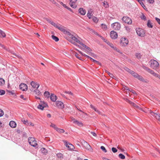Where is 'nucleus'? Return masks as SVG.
<instances>
[{
  "label": "nucleus",
  "mask_w": 160,
  "mask_h": 160,
  "mask_svg": "<svg viewBox=\"0 0 160 160\" xmlns=\"http://www.w3.org/2000/svg\"><path fill=\"white\" fill-rule=\"evenodd\" d=\"M128 43V41L126 38H122L121 39L120 44L122 46H126Z\"/></svg>",
  "instance_id": "obj_7"
},
{
  "label": "nucleus",
  "mask_w": 160,
  "mask_h": 160,
  "mask_svg": "<svg viewBox=\"0 0 160 160\" xmlns=\"http://www.w3.org/2000/svg\"><path fill=\"white\" fill-rule=\"evenodd\" d=\"M31 85L32 87L36 89H38L39 86V85L38 83L35 82L34 81H32L31 82Z\"/></svg>",
  "instance_id": "obj_17"
},
{
  "label": "nucleus",
  "mask_w": 160,
  "mask_h": 160,
  "mask_svg": "<svg viewBox=\"0 0 160 160\" xmlns=\"http://www.w3.org/2000/svg\"><path fill=\"white\" fill-rule=\"evenodd\" d=\"M107 43L108 45L111 48H114V46L113 45L112 43H110L109 41H107Z\"/></svg>",
  "instance_id": "obj_44"
},
{
  "label": "nucleus",
  "mask_w": 160,
  "mask_h": 160,
  "mask_svg": "<svg viewBox=\"0 0 160 160\" xmlns=\"http://www.w3.org/2000/svg\"><path fill=\"white\" fill-rule=\"evenodd\" d=\"M78 38H79V37H77L74 40V41H75L76 42L80 44H81V42L79 40Z\"/></svg>",
  "instance_id": "obj_40"
},
{
  "label": "nucleus",
  "mask_w": 160,
  "mask_h": 160,
  "mask_svg": "<svg viewBox=\"0 0 160 160\" xmlns=\"http://www.w3.org/2000/svg\"><path fill=\"white\" fill-rule=\"evenodd\" d=\"M122 20L124 22L127 23L128 24H131L132 22L131 19L127 16L123 17Z\"/></svg>",
  "instance_id": "obj_6"
},
{
  "label": "nucleus",
  "mask_w": 160,
  "mask_h": 160,
  "mask_svg": "<svg viewBox=\"0 0 160 160\" xmlns=\"http://www.w3.org/2000/svg\"><path fill=\"white\" fill-rule=\"evenodd\" d=\"M4 114V112L2 110L0 109V117L2 116Z\"/></svg>",
  "instance_id": "obj_59"
},
{
  "label": "nucleus",
  "mask_w": 160,
  "mask_h": 160,
  "mask_svg": "<svg viewBox=\"0 0 160 160\" xmlns=\"http://www.w3.org/2000/svg\"><path fill=\"white\" fill-rule=\"evenodd\" d=\"M125 100L128 102L130 104H133V102H131V101H130L129 100H128V99H127V98H126L125 99Z\"/></svg>",
  "instance_id": "obj_56"
},
{
  "label": "nucleus",
  "mask_w": 160,
  "mask_h": 160,
  "mask_svg": "<svg viewBox=\"0 0 160 160\" xmlns=\"http://www.w3.org/2000/svg\"><path fill=\"white\" fill-rule=\"evenodd\" d=\"M150 66L153 69H158L159 67V64L158 62L156 60L152 59L150 61Z\"/></svg>",
  "instance_id": "obj_3"
},
{
  "label": "nucleus",
  "mask_w": 160,
  "mask_h": 160,
  "mask_svg": "<svg viewBox=\"0 0 160 160\" xmlns=\"http://www.w3.org/2000/svg\"><path fill=\"white\" fill-rule=\"evenodd\" d=\"M149 72L150 73L152 74L153 76H154L156 77H158V78H159V76H160V75L159 74H158L157 73H156L154 72V71H149Z\"/></svg>",
  "instance_id": "obj_24"
},
{
  "label": "nucleus",
  "mask_w": 160,
  "mask_h": 160,
  "mask_svg": "<svg viewBox=\"0 0 160 160\" xmlns=\"http://www.w3.org/2000/svg\"><path fill=\"white\" fill-rule=\"evenodd\" d=\"M41 152L43 153L44 154L46 155L48 153L47 150L45 148H42L41 149Z\"/></svg>",
  "instance_id": "obj_23"
},
{
  "label": "nucleus",
  "mask_w": 160,
  "mask_h": 160,
  "mask_svg": "<svg viewBox=\"0 0 160 160\" xmlns=\"http://www.w3.org/2000/svg\"><path fill=\"white\" fill-rule=\"evenodd\" d=\"M7 91L9 93H10L12 95H13L15 94V92L14 91L12 90V91H10L8 90H7Z\"/></svg>",
  "instance_id": "obj_48"
},
{
  "label": "nucleus",
  "mask_w": 160,
  "mask_h": 160,
  "mask_svg": "<svg viewBox=\"0 0 160 160\" xmlns=\"http://www.w3.org/2000/svg\"><path fill=\"white\" fill-rule=\"evenodd\" d=\"M28 142L29 144L33 147H35L38 145L37 141L34 138L29 137L28 138Z\"/></svg>",
  "instance_id": "obj_4"
},
{
  "label": "nucleus",
  "mask_w": 160,
  "mask_h": 160,
  "mask_svg": "<svg viewBox=\"0 0 160 160\" xmlns=\"http://www.w3.org/2000/svg\"><path fill=\"white\" fill-rule=\"evenodd\" d=\"M44 96L48 98L49 97L50 93L46 91L44 93Z\"/></svg>",
  "instance_id": "obj_37"
},
{
  "label": "nucleus",
  "mask_w": 160,
  "mask_h": 160,
  "mask_svg": "<svg viewBox=\"0 0 160 160\" xmlns=\"http://www.w3.org/2000/svg\"><path fill=\"white\" fill-rule=\"evenodd\" d=\"M111 38L112 39H115L117 38L118 34L114 31H112L110 33Z\"/></svg>",
  "instance_id": "obj_13"
},
{
  "label": "nucleus",
  "mask_w": 160,
  "mask_h": 160,
  "mask_svg": "<svg viewBox=\"0 0 160 160\" xmlns=\"http://www.w3.org/2000/svg\"><path fill=\"white\" fill-rule=\"evenodd\" d=\"M57 156L58 158H63V155L61 153H58L56 155Z\"/></svg>",
  "instance_id": "obj_38"
},
{
  "label": "nucleus",
  "mask_w": 160,
  "mask_h": 160,
  "mask_svg": "<svg viewBox=\"0 0 160 160\" xmlns=\"http://www.w3.org/2000/svg\"><path fill=\"white\" fill-rule=\"evenodd\" d=\"M141 18L143 20L145 21L146 20V17L143 13H142V15L141 16Z\"/></svg>",
  "instance_id": "obj_45"
},
{
  "label": "nucleus",
  "mask_w": 160,
  "mask_h": 160,
  "mask_svg": "<svg viewBox=\"0 0 160 160\" xmlns=\"http://www.w3.org/2000/svg\"><path fill=\"white\" fill-rule=\"evenodd\" d=\"M70 1V6L74 8H76L77 5L76 4L77 0H69Z\"/></svg>",
  "instance_id": "obj_12"
},
{
  "label": "nucleus",
  "mask_w": 160,
  "mask_h": 160,
  "mask_svg": "<svg viewBox=\"0 0 160 160\" xmlns=\"http://www.w3.org/2000/svg\"><path fill=\"white\" fill-rule=\"evenodd\" d=\"M5 83V81L2 78H0V86H2L4 85Z\"/></svg>",
  "instance_id": "obj_32"
},
{
  "label": "nucleus",
  "mask_w": 160,
  "mask_h": 160,
  "mask_svg": "<svg viewBox=\"0 0 160 160\" xmlns=\"http://www.w3.org/2000/svg\"><path fill=\"white\" fill-rule=\"evenodd\" d=\"M101 149L105 152H107V150L105 149V148L103 146H102L100 148Z\"/></svg>",
  "instance_id": "obj_50"
},
{
  "label": "nucleus",
  "mask_w": 160,
  "mask_h": 160,
  "mask_svg": "<svg viewBox=\"0 0 160 160\" xmlns=\"http://www.w3.org/2000/svg\"><path fill=\"white\" fill-rule=\"evenodd\" d=\"M92 15V11L91 10H89L87 14V17L89 19H91Z\"/></svg>",
  "instance_id": "obj_26"
},
{
  "label": "nucleus",
  "mask_w": 160,
  "mask_h": 160,
  "mask_svg": "<svg viewBox=\"0 0 160 160\" xmlns=\"http://www.w3.org/2000/svg\"><path fill=\"white\" fill-rule=\"evenodd\" d=\"M101 26H102V28L105 29H106L107 28V26L106 25L104 24H103V23L102 24Z\"/></svg>",
  "instance_id": "obj_49"
},
{
  "label": "nucleus",
  "mask_w": 160,
  "mask_h": 160,
  "mask_svg": "<svg viewBox=\"0 0 160 160\" xmlns=\"http://www.w3.org/2000/svg\"><path fill=\"white\" fill-rule=\"evenodd\" d=\"M78 12L81 14V15H84L86 13V11L83 8H80L78 9Z\"/></svg>",
  "instance_id": "obj_18"
},
{
  "label": "nucleus",
  "mask_w": 160,
  "mask_h": 160,
  "mask_svg": "<svg viewBox=\"0 0 160 160\" xmlns=\"http://www.w3.org/2000/svg\"><path fill=\"white\" fill-rule=\"evenodd\" d=\"M56 105L58 108L60 109L64 108L63 103L61 101H58L56 102Z\"/></svg>",
  "instance_id": "obj_16"
},
{
  "label": "nucleus",
  "mask_w": 160,
  "mask_h": 160,
  "mask_svg": "<svg viewBox=\"0 0 160 160\" xmlns=\"http://www.w3.org/2000/svg\"><path fill=\"white\" fill-rule=\"evenodd\" d=\"M91 133L94 136L96 137L97 136L96 134L94 132H92Z\"/></svg>",
  "instance_id": "obj_64"
},
{
  "label": "nucleus",
  "mask_w": 160,
  "mask_h": 160,
  "mask_svg": "<svg viewBox=\"0 0 160 160\" xmlns=\"http://www.w3.org/2000/svg\"><path fill=\"white\" fill-rule=\"evenodd\" d=\"M112 152L114 153L118 151L117 149H116V148H115L114 147H113L112 148Z\"/></svg>",
  "instance_id": "obj_54"
},
{
  "label": "nucleus",
  "mask_w": 160,
  "mask_h": 160,
  "mask_svg": "<svg viewBox=\"0 0 160 160\" xmlns=\"http://www.w3.org/2000/svg\"><path fill=\"white\" fill-rule=\"evenodd\" d=\"M119 157L121 159H124L125 158V156L122 154L120 153L119 154Z\"/></svg>",
  "instance_id": "obj_41"
},
{
  "label": "nucleus",
  "mask_w": 160,
  "mask_h": 160,
  "mask_svg": "<svg viewBox=\"0 0 160 160\" xmlns=\"http://www.w3.org/2000/svg\"><path fill=\"white\" fill-rule=\"evenodd\" d=\"M9 125L11 127L15 128L16 126V123L14 121H12L10 122Z\"/></svg>",
  "instance_id": "obj_20"
},
{
  "label": "nucleus",
  "mask_w": 160,
  "mask_h": 160,
  "mask_svg": "<svg viewBox=\"0 0 160 160\" xmlns=\"http://www.w3.org/2000/svg\"><path fill=\"white\" fill-rule=\"evenodd\" d=\"M73 123L76 124H77L79 126H83V123L80 122H79L78 120L75 121L73 122Z\"/></svg>",
  "instance_id": "obj_22"
},
{
  "label": "nucleus",
  "mask_w": 160,
  "mask_h": 160,
  "mask_svg": "<svg viewBox=\"0 0 160 160\" xmlns=\"http://www.w3.org/2000/svg\"><path fill=\"white\" fill-rule=\"evenodd\" d=\"M64 92L67 94L73 96V93L71 92L65 91Z\"/></svg>",
  "instance_id": "obj_61"
},
{
  "label": "nucleus",
  "mask_w": 160,
  "mask_h": 160,
  "mask_svg": "<svg viewBox=\"0 0 160 160\" xmlns=\"http://www.w3.org/2000/svg\"><path fill=\"white\" fill-rule=\"evenodd\" d=\"M23 123L26 125H28L29 124L28 121L27 120L22 121Z\"/></svg>",
  "instance_id": "obj_57"
},
{
  "label": "nucleus",
  "mask_w": 160,
  "mask_h": 160,
  "mask_svg": "<svg viewBox=\"0 0 160 160\" xmlns=\"http://www.w3.org/2000/svg\"><path fill=\"white\" fill-rule=\"evenodd\" d=\"M133 104H131V105L132 106H133L134 108H138L139 109H141V108H139V106H138L136 105L135 103H134L133 102Z\"/></svg>",
  "instance_id": "obj_46"
},
{
  "label": "nucleus",
  "mask_w": 160,
  "mask_h": 160,
  "mask_svg": "<svg viewBox=\"0 0 160 160\" xmlns=\"http://www.w3.org/2000/svg\"><path fill=\"white\" fill-rule=\"evenodd\" d=\"M56 131L59 133H64L65 132L64 129H60L58 128Z\"/></svg>",
  "instance_id": "obj_31"
},
{
  "label": "nucleus",
  "mask_w": 160,
  "mask_h": 160,
  "mask_svg": "<svg viewBox=\"0 0 160 160\" xmlns=\"http://www.w3.org/2000/svg\"><path fill=\"white\" fill-rule=\"evenodd\" d=\"M90 107L92 109L94 110V111L97 112L98 113L100 114V112L94 106H93L91 104L90 105Z\"/></svg>",
  "instance_id": "obj_25"
},
{
  "label": "nucleus",
  "mask_w": 160,
  "mask_h": 160,
  "mask_svg": "<svg viewBox=\"0 0 160 160\" xmlns=\"http://www.w3.org/2000/svg\"><path fill=\"white\" fill-rule=\"evenodd\" d=\"M39 104L40 105L45 106V107L47 105V104L44 101H42L41 100L40 101V103Z\"/></svg>",
  "instance_id": "obj_43"
},
{
  "label": "nucleus",
  "mask_w": 160,
  "mask_h": 160,
  "mask_svg": "<svg viewBox=\"0 0 160 160\" xmlns=\"http://www.w3.org/2000/svg\"><path fill=\"white\" fill-rule=\"evenodd\" d=\"M80 45H82V46L84 47L85 48H83V50L86 52L88 53L89 52V51H92V50L89 47L86 46L84 44H83L82 42L81 43Z\"/></svg>",
  "instance_id": "obj_14"
},
{
  "label": "nucleus",
  "mask_w": 160,
  "mask_h": 160,
  "mask_svg": "<svg viewBox=\"0 0 160 160\" xmlns=\"http://www.w3.org/2000/svg\"><path fill=\"white\" fill-rule=\"evenodd\" d=\"M149 113L151 116L155 118L157 120L160 122V114L157 112H153L151 110H149Z\"/></svg>",
  "instance_id": "obj_5"
},
{
  "label": "nucleus",
  "mask_w": 160,
  "mask_h": 160,
  "mask_svg": "<svg viewBox=\"0 0 160 160\" xmlns=\"http://www.w3.org/2000/svg\"><path fill=\"white\" fill-rule=\"evenodd\" d=\"M34 92H35V94L38 96L40 95L41 94V92L39 90L37 89L34 90Z\"/></svg>",
  "instance_id": "obj_28"
},
{
  "label": "nucleus",
  "mask_w": 160,
  "mask_h": 160,
  "mask_svg": "<svg viewBox=\"0 0 160 160\" xmlns=\"http://www.w3.org/2000/svg\"><path fill=\"white\" fill-rule=\"evenodd\" d=\"M79 111L81 112V113H79L78 114H80V117L81 118H85L86 115H87V114L83 112L81 110H79Z\"/></svg>",
  "instance_id": "obj_21"
},
{
  "label": "nucleus",
  "mask_w": 160,
  "mask_h": 160,
  "mask_svg": "<svg viewBox=\"0 0 160 160\" xmlns=\"http://www.w3.org/2000/svg\"><path fill=\"white\" fill-rule=\"evenodd\" d=\"M70 35H68L70 36V38L73 40H75V39L77 37H78V36H77V35L76 34V36H74V35H72V34H71L70 32Z\"/></svg>",
  "instance_id": "obj_30"
},
{
  "label": "nucleus",
  "mask_w": 160,
  "mask_h": 160,
  "mask_svg": "<svg viewBox=\"0 0 160 160\" xmlns=\"http://www.w3.org/2000/svg\"><path fill=\"white\" fill-rule=\"evenodd\" d=\"M66 147L68 149L73 150L74 149V147L73 145L68 142L65 141H63Z\"/></svg>",
  "instance_id": "obj_11"
},
{
  "label": "nucleus",
  "mask_w": 160,
  "mask_h": 160,
  "mask_svg": "<svg viewBox=\"0 0 160 160\" xmlns=\"http://www.w3.org/2000/svg\"><path fill=\"white\" fill-rule=\"evenodd\" d=\"M46 107H45V106L40 105L39 104V105L38 106V109L42 110H43L44 108Z\"/></svg>",
  "instance_id": "obj_33"
},
{
  "label": "nucleus",
  "mask_w": 160,
  "mask_h": 160,
  "mask_svg": "<svg viewBox=\"0 0 160 160\" xmlns=\"http://www.w3.org/2000/svg\"><path fill=\"white\" fill-rule=\"evenodd\" d=\"M123 91H124L125 90H128L129 91H130V90H129L128 88L125 85L123 86Z\"/></svg>",
  "instance_id": "obj_53"
},
{
  "label": "nucleus",
  "mask_w": 160,
  "mask_h": 160,
  "mask_svg": "<svg viewBox=\"0 0 160 160\" xmlns=\"http://www.w3.org/2000/svg\"><path fill=\"white\" fill-rule=\"evenodd\" d=\"M142 1H140V2H139L140 3V4H141V5L142 6L143 8L146 11H147L148 10L146 8V6L144 4V3L142 2Z\"/></svg>",
  "instance_id": "obj_29"
},
{
  "label": "nucleus",
  "mask_w": 160,
  "mask_h": 160,
  "mask_svg": "<svg viewBox=\"0 0 160 160\" xmlns=\"http://www.w3.org/2000/svg\"><path fill=\"white\" fill-rule=\"evenodd\" d=\"M113 48L117 52H119V50L116 47H114V48Z\"/></svg>",
  "instance_id": "obj_63"
},
{
  "label": "nucleus",
  "mask_w": 160,
  "mask_h": 160,
  "mask_svg": "<svg viewBox=\"0 0 160 160\" xmlns=\"http://www.w3.org/2000/svg\"><path fill=\"white\" fill-rule=\"evenodd\" d=\"M106 71H107V72L108 73V74L111 77L114 79H116V77L115 76H114L112 74L110 73L108 71H105V72H106Z\"/></svg>",
  "instance_id": "obj_35"
},
{
  "label": "nucleus",
  "mask_w": 160,
  "mask_h": 160,
  "mask_svg": "<svg viewBox=\"0 0 160 160\" xmlns=\"http://www.w3.org/2000/svg\"><path fill=\"white\" fill-rule=\"evenodd\" d=\"M0 35H2V38H5L6 37V34L5 33L2 31L0 29Z\"/></svg>",
  "instance_id": "obj_36"
},
{
  "label": "nucleus",
  "mask_w": 160,
  "mask_h": 160,
  "mask_svg": "<svg viewBox=\"0 0 160 160\" xmlns=\"http://www.w3.org/2000/svg\"><path fill=\"white\" fill-rule=\"evenodd\" d=\"M50 126L56 130L58 128L56 126L55 124L52 123H51V125H50Z\"/></svg>",
  "instance_id": "obj_42"
},
{
  "label": "nucleus",
  "mask_w": 160,
  "mask_h": 160,
  "mask_svg": "<svg viewBox=\"0 0 160 160\" xmlns=\"http://www.w3.org/2000/svg\"><path fill=\"white\" fill-rule=\"evenodd\" d=\"M128 72L133 77L138 78V80L143 82H146L142 76L139 75L138 74L135 72L133 71H128Z\"/></svg>",
  "instance_id": "obj_2"
},
{
  "label": "nucleus",
  "mask_w": 160,
  "mask_h": 160,
  "mask_svg": "<svg viewBox=\"0 0 160 160\" xmlns=\"http://www.w3.org/2000/svg\"><path fill=\"white\" fill-rule=\"evenodd\" d=\"M52 38L56 42H58L59 40V38L58 37L54 35H52Z\"/></svg>",
  "instance_id": "obj_27"
},
{
  "label": "nucleus",
  "mask_w": 160,
  "mask_h": 160,
  "mask_svg": "<svg viewBox=\"0 0 160 160\" xmlns=\"http://www.w3.org/2000/svg\"><path fill=\"white\" fill-rule=\"evenodd\" d=\"M89 29L90 30V31H92L95 34H96V35L98 36V35H99V34L97 32L94 31L92 29H90V28H89Z\"/></svg>",
  "instance_id": "obj_55"
},
{
  "label": "nucleus",
  "mask_w": 160,
  "mask_h": 160,
  "mask_svg": "<svg viewBox=\"0 0 160 160\" xmlns=\"http://www.w3.org/2000/svg\"><path fill=\"white\" fill-rule=\"evenodd\" d=\"M51 100L53 102H55L57 99V97L56 95L53 94H52L50 96Z\"/></svg>",
  "instance_id": "obj_19"
},
{
  "label": "nucleus",
  "mask_w": 160,
  "mask_h": 160,
  "mask_svg": "<svg viewBox=\"0 0 160 160\" xmlns=\"http://www.w3.org/2000/svg\"><path fill=\"white\" fill-rule=\"evenodd\" d=\"M125 28L126 30H127V31L128 32H130V28H129V27H128V26H125Z\"/></svg>",
  "instance_id": "obj_60"
},
{
  "label": "nucleus",
  "mask_w": 160,
  "mask_h": 160,
  "mask_svg": "<svg viewBox=\"0 0 160 160\" xmlns=\"http://www.w3.org/2000/svg\"><path fill=\"white\" fill-rule=\"evenodd\" d=\"M112 27L115 30H119L120 29L121 25L118 22H115L112 24Z\"/></svg>",
  "instance_id": "obj_8"
},
{
  "label": "nucleus",
  "mask_w": 160,
  "mask_h": 160,
  "mask_svg": "<svg viewBox=\"0 0 160 160\" xmlns=\"http://www.w3.org/2000/svg\"><path fill=\"white\" fill-rule=\"evenodd\" d=\"M46 20L53 26H54L55 25V23L51 21L50 19H46Z\"/></svg>",
  "instance_id": "obj_34"
},
{
  "label": "nucleus",
  "mask_w": 160,
  "mask_h": 160,
  "mask_svg": "<svg viewBox=\"0 0 160 160\" xmlns=\"http://www.w3.org/2000/svg\"><path fill=\"white\" fill-rule=\"evenodd\" d=\"M92 20L94 22H98V18L95 17H92Z\"/></svg>",
  "instance_id": "obj_51"
},
{
  "label": "nucleus",
  "mask_w": 160,
  "mask_h": 160,
  "mask_svg": "<svg viewBox=\"0 0 160 160\" xmlns=\"http://www.w3.org/2000/svg\"><path fill=\"white\" fill-rule=\"evenodd\" d=\"M20 89L22 91H25L28 89L27 86L24 83H21L19 85Z\"/></svg>",
  "instance_id": "obj_15"
},
{
  "label": "nucleus",
  "mask_w": 160,
  "mask_h": 160,
  "mask_svg": "<svg viewBox=\"0 0 160 160\" xmlns=\"http://www.w3.org/2000/svg\"><path fill=\"white\" fill-rule=\"evenodd\" d=\"M5 92L4 90L0 89V95H2L5 94Z\"/></svg>",
  "instance_id": "obj_47"
},
{
  "label": "nucleus",
  "mask_w": 160,
  "mask_h": 160,
  "mask_svg": "<svg viewBox=\"0 0 160 160\" xmlns=\"http://www.w3.org/2000/svg\"><path fill=\"white\" fill-rule=\"evenodd\" d=\"M147 26L148 27L150 28H152L153 27V25H152V24L150 22V20H148V21L147 23Z\"/></svg>",
  "instance_id": "obj_39"
},
{
  "label": "nucleus",
  "mask_w": 160,
  "mask_h": 160,
  "mask_svg": "<svg viewBox=\"0 0 160 160\" xmlns=\"http://www.w3.org/2000/svg\"><path fill=\"white\" fill-rule=\"evenodd\" d=\"M82 145L83 147L87 150L92 151V149L91 146L85 141H83L82 142Z\"/></svg>",
  "instance_id": "obj_10"
},
{
  "label": "nucleus",
  "mask_w": 160,
  "mask_h": 160,
  "mask_svg": "<svg viewBox=\"0 0 160 160\" xmlns=\"http://www.w3.org/2000/svg\"><path fill=\"white\" fill-rule=\"evenodd\" d=\"M136 55L138 58H140L141 57V55L140 53H137L136 54Z\"/></svg>",
  "instance_id": "obj_52"
},
{
  "label": "nucleus",
  "mask_w": 160,
  "mask_h": 160,
  "mask_svg": "<svg viewBox=\"0 0 160 160\" xmlns=\"http://www.w3.org/2000/svg\"><path fill=\"white\" fill-rule=\"evenodd\" d=\"M155 20L160 25V19L158 18H155Z\"/></svg>",
  "instance_id": "obj_62"
},
{
  "label": "nucleus",
  "mask_w": 160,
  "mask_h": 160,
  "mask_svg": "<svg viewBox=\"0 0 160 160\" xmlns=\"http://www.w3.org/2000/svg\"><path fill=\"white\" fill-rule=\"evenodd\" d=\"M136 31L137 34L139 36L141 37H143L144 35V31L143 29L141 28H137L136 29Z\"/></svg>",
  "instance_id": "obj_9"
},
{
  "label": "nucleus",
  "mask_w": 160,
  "mask_h": 160,
  "mask_svg": "<svg viewBox=\"0 0 160 160\" xmlns=\"http://www.w3.org/2000/svg\"><path fill=\"white\" fill-rule=\"evenodd\" d=\"M75 56L78 59H79L80 60H82L80 56V55L77 53H75Z\"/></svg>",
  "instance_id": "obj_58"
},
{
  "label": "nucleus",
  "mask_w": 160,
  "mask_h": 160,
  "mask_svg": "<svg viewBox=\"0 0 160 160\" xmlns=\"http://www.w3.org/2000/svg\"><path fill=\"white\" fill-rule=\"evenodd\" d=\"M54 26L58 28L64 34L67 35H70V32L69 31L66 30L65 29V28L63 26L59 24H57L55 23V25Z\"/></svg>",
  "instance_id": "obj_1"
}]
</instances>
